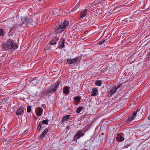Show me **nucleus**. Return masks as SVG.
<instances>
[{
	"instance_id": "412c9836",
	"label": "nucleus",
	"mask_w": 150,
	"mask_h": 150,
	"mask_svg": "<svg viewBox=\"0 0 150 150\" xmlns=\"http://www.w3.org/2000/svg\"><path fill=\"white\" fill-rule=\"evenodd\" d=\"M82 110V108L81 107H80L79 108H78L76 111V112L77 113H80L81 111Z\"/></svg>"
},
{
	"instance_id": "b1692460",
	"label": "nucleus",
	"mask_w": 150,
	"mask_h": 150,
	"mask_svg": "<svg viewBox=\"0 0 150 150\" xmlns=\"http://www.w3.org/2000/svg\"><path fill=\"white\" fill-rule=\"evenodd\" d=\"M79 6V5L78 4H77L76 5V6L75 8H72L71 9V11L72 12H73L75 11L76 10V8L78 7Z\"/></svg>"
},
{
	"instance_id": "393cba45",
	"label": "nucleus",
	"mask_w": 150,
	"mask_h": 150,
	"mask_svg": "<svg viewBox=\"0 0 150 150\" xmlns=\"http://www.w3.org/2000/svg\"><path fill=\"white\" fill-rule=\"evenodd\" d=\"M75 100L77 102H79L80 101V98L77 96L74 98Z\"/></svg>"
},
{
	"instance_id": "7ed1b4c3",
	"label": "nucleus",
	"mask_w": 150,
	"mask_h": 150,
	"mask_svg": "<svg viewBox=\"0 0 150 150\" xmlns=\"http://www.w3.org/2000/svg\"><path fill=\"white\" fill-rule=\"evenodd\" d=\"M59 83L60 82L59 81H57L53 85H52L48 89L47 92V93H50L52 92L56 91L58 88Z\"/></svg>"
},
{
	"instance_id": "20e7f679",
	"label": "nucleus",
	"mask_w": 150,
	"mask_h": 150,
	"mask_svg": "<svg viewBox=\"0 0 150 150\" xmlns=\"http://www.w3.org/2000/svg\"><path fill=\"white\" fill-rule=\"evenodd\" d=\"M84 135V133H82V132L81 130L78 131L74 137V141L76 142L77 139Z\"/></svg>"
},
{
	"instance_id": "5701e85b",
	"label": "nucleus",
	"mask_w": 150,
	"mask_h": 150,
	"mask_svg": "<svg viewBox=\"0 0 150 150\" xmlns=\"http://www.w3.org/2000/svg\"><path fill=\"white\" fill-rule=\"evenodd\" d=\"M46 133L44 131H43L42 132V134L40 136V138L42 139L45 136V135Z\"/></svg>"
},
{
	"instance_id": "9b49d317",
	"label": "nucleus",
	"mask_w": 150,
	"mask_h": 150,
	"mask_svg": "<svg viewBox=\"0 0 150 150\" xmlns=\"http://www.w3.org/2000/svg\"><path fill=\"white\" fill-rule=\"evenodd\" d=\"M117 140L118 142H122L124 140V138L120 134H117V136L116 137Z\"/></svg>"
},
{
	"instance_id": "c756f323",
	"label": "nucleus",
	"mask_w": 150,
	"mask_h": 150,
	"mask_svg": "<svg viewBox=\"0 0 150 150\" xmlns=\"http://www.w3.org/2000/svg\"><path fill=\"white\" fill-rule=\"evenodd\" d=\"M43 131L44 132H45L46 133H47L48 132V129H47L46 128L45 129V130Z\"/></svg>"
},
{
	"instance_id": "7c9ffc66",
	"label": "nucleus",
	"mask_w": 150,
	"mask_h": 150,
	"mask_svg": "<svg viewBox=\"0 0 150 150\" xmlns=\"http://www.w3.org/2000/svg\"><path fill=\"white\" fill-rule=\"evenodd\" d=\"M98 43H99V45H101L103 43L102 42V41H99L98 42Z\"/></svg>"
},
{
	"instance_id": "f3484780",
	"label": "nucleus",
	"mask_w": 150,
	"mask_h": 150,
	"mask_svg": "<svg viewBox=\"0 0 150 150\" xmlns=\"http://www.w3.org/2000/svg\"><path fill=\"white\" fill-rule=\"evenodd\" d=\"M57 43V42L56 41H55L54 40H52L49 43L50 45H54L56 44Z\"/></svg>"
},
{
	"instance_id": "9d476101",
	"label": "nucleus",
	"mask_w": 150,
	"mask_h": 150,
	"mask_svg": "<svg viewBox=\"0 0 150 150\" xmlns=\"http://www.w3.org/2000/svg\"><path fill=\"white\" fill-rule=\"evenodd\" d=\"M43 109L41 108H39L36 109L35 112L37 116H41L42 115V113L43 112Z\"/></svg>"
},
{
	"instance_id": "c85d7f7f",
	"label": "nucleus",
	"mask_w": 150,
	"mask_h": 150,
	"mask_svg": "<svg viewBox=\"0 0 150 150\" xmlns=\"http://www.w3.org/2000/svg\"><path fill=\"white\" fill-rule=\"evenodd\" d=\"M59 39V38L58 37H55L53 40H54L55 41L57 42V41Z\"/></svg>"
},
{
	"instance_id": "ddd939ff",
	"label": "nucleus",
	"mask_w": 150,
	"mask_h": 150,
	"mask_svg": "<svg viewBox=\"0 0 150 150\" xmlns=\"http://www.w3.org/2000/svg\"><path fill=\"white\" fill-rule=\"evenodd\" d=\"M98 91L96 88H94L92 89V94L91 95V96H95L96 95Z\"/></svg>"
},
{
	"instance_id": "473e14b6",
	"label": "nucleus",
	"mask_w": 150,
	"mask_h": 150,
	"mask_svg": "<svg viewBox=\"0 0 150 150\" xmlns=\"http://www.w3.org/2000/svg\"><path fill=\"white\" fill-rule=\"evenodd\" d=\"M102 42L103 43H104L105 41V40H102Z\"/></svg>"
},
{
	"instance_id": "f8f14e48",
	"label": "nucleus",
	"mask_w": 150,
	"mask_h": 150,
	"mask_svg": "<svg viewBox=\"0 0 150 150\" xmlns=\"http://www.w3.org/2000/svg\"><path fill=\"white\" fill-rule=\"evenodd\" d=\"M72 59L73 64L74 63L78 64L80 62L81 60L78 57Z\"/></svg>"
},
{
	"instance_id": "cd10ccee",
	"label": "nucleus",
	"mask_w": 150,
	"mask_h": 150,
	"mask_svg": "<svg viewBox=\"0 0 150 150\" xmlns=\"http://www.w3.org/2000/svg\"><path fill=\"white\" fill-rule=\"evenodd\" d=\"M106 69L105 68H102V69H101L100 70V72H101V73H103L105 72V71H106Z\"/></svg>"
},
{
	"instance_id": "dca6fc26",
	"label": "nucleus",
	"mask_w": 150,
	"mask_h": 150,
	"mask_svg": "<svg viewBox=\"0 0 150 150\" xmlns=\"http://www.w3.org/2000/svg\"><path fill=\"white\" fill-rule=\"evenodd\" d=\"M117 90V88L116 87H113L112 88V89L110 91V92L112 94H113Z\"/></svg>"
},
{
	"instance_id": "39448f33",
	"label": "nucleus",
	"mask_w": 150,
	"mask_h": 150,
	"mask_svg": "<svg viewBox=\"0 0 150 150\" xmlns=\"http://www.w3.org/2000/svg\"><path fill=\"white\" fill-rule=\"evenodd\" d=\"M33 22V21L31 18H27L24 19L23 22V24H25L26 25H32Z\"/></svg>"
},
{
	"instance_id": "4be33fe9",
	"label": "nucleus",
	"mask_w": 150,
	"mask_h": 150,
	"mask_svg": "<svg viewBox=\"0 0 150 150\" xmlns=\"http://www.w3.org/2000/svg\"><path fill=\"white\" fill-rule=\"evenodd\" d=\"M42 123L41 122L39 123V125L37 128V129L38 130H39L42 127Z\"/></svg>"
},
{
	"instance_id": "6e6552de",
	"label": "nucleus",
	"mask_w": 150,
	"mask_h": 150,
	"mask_svg": "<svg viewBox=\"0 0 150 150\" xmlns=\"http://www.w3.org/2000/svg\"><path fill=\"white\" fill-rule=\"evenodd\" d=\"M88 10L87 9H86L82 11L81 12V14L80 15V18L81 19L83 18V17H85L86 16V13H87Z\"/></svg>"
},
{
	"instance_id": "f257e3e1",
	"label": "nucleus",
	"mask_w": 150,
	"mask_h": 150,
	"mask_svg": "<svg viewBox=\"0 0 150 150\" xmlns=\"http://www.w3.org/2000/svg\"><path fill=\"white\" fill-rule=\"evenodd\" d=\"M18 46L13 41L11 40H8L6 43L3 44L2 47L4 50L8 49H15L17 48Z\"/></svg>"
},
{
	"instance_id": "f704fd0d",
	"label": "nucleus",
	"mask_w": 150,
	"mask_h": 150,
	"mask_svg": "<svg viewBox=\"0 0 150 150\" xmlns=\"http://www.w3.org/2000/svg\"><path fill=\"white\" fill-rule=\"evenodd\" d=\"M84 150H88L87 149H84Z\"/></svg>"
},
{
	"instance_id": "72a5a7b5",
	"label": "nucleus",
	"mask_w": 150,
	"mask_h": 150,
	"mask_svg": "<svg viewBox=\"0 0 150 150\" xmlns=\"http://www.w3.org/2000/svg\"><path fill=\"white\" fill-rule=\"evenodd\" d=\"M148 119L149 120H150V116H149V117H148Z\"/></svg>"
},
{
	"instance_id": "2eb2a0df",
	"label": "nucleus",
	"mask_w": 150,
	"mask_h": 150,
	"mask_svg": "<svg viewBox=\"0 0 150 150\" xmlns=\"http://www.w3.org/2000/svg\"><path fill=\"white\" fill-rule=\"evenodd\" d=\"M63 91L65 94H67L69 93V88L67 87H65L64 88Z\"/></svg>"
},
{
	"instance_id": "2f4dec72",
	"label": "nucleus",
	"mask_w": 150,
	"mask_h": 150,
	"mask_svg": "<svg viewBox=\"0 0 150 150\" xmlns=\"http://www.w3.org/2000/svg\"><path fill=\"white\" fill-rule=\"evenodd\" d=\"M121 85H119L117 86V87H116L117 88H117H120V87H121Z\"/></svg>"
},
{
	"instance_id": "f03ea898",
	"label": "nucleus",
	"mask_w": 150,
	"mask_h": 150,
	"mask_svg": "<svg viewBox=\"0 0 150 150\" xmlns=\"http://www.w3.org/2000/svg\"><path fill=\"white\" fill-rule=\"evenodd\" d=\"M69 24L67 20H64L62 24L56 26L55 28V30L57 33H60L64 30V29Z\"/></svg>"
},
{
	"instance_id": "4468645a",
	"label": "nucleus",
	"mask_w": 150,
	"mask_h": 150,
	"mask_svg": "<svg viewBox=\"0 0 150 150\" xmlns=\"http://www.w3.org/2000/svg\"><path fill=\"white\" fill-rule=\"evenodd\" d=\"M70 117V115H66L64 116L62 119V121H68Z\"/></svg>"
},
{
	"instance_id": "aec40b11",
	"label": "nucleus",
	"mask_w": 150,
	"mask_h": 150,
	"mask_svg": "<svg viewBox=\"0 0 150 150\" xmlns=\"http://www.w3.org/2000/svg\"><path fill=\"white\" fill-rule=\"evenodd\" d=\"M95 84L98 86H100L101 84V82L100 80H98L95 82Z\"/></svg>"
},
{
	"instance_id": "a211bd4d",
	"label": "nucleus",
	"mask_w": 150,
	"mask_h": 150,
	"mask_svg": "<svg viewBox=\"0 0 150 150\" xmlns=\"http://www.w3.org/2000/svg\"><path fill=\"white\" fill-rule=\"evenodd\" d=\"M4 30L1 28L0 29V36H3L4 35Z\"/></svg>"
},
{
	"instance_id": "1a4fd4ad",
	"label": "nucleus",
	"mask_w": 150,
	"mask_h": 150,
	"mask_svg": "<svg viewBox=\"0 0 150 150\" xmlns=\"http://www.w3.org/2000/svg\"><path fill=\"white\" fill-rule=\"evenodd\" d=\"M24 109L23 107L20 106L17 110L16 114L17 115H19L21 114L23 112Z\"/></svg>"
},
{
	"instance_id": "a878e982",
	"label": "nucleus",
	"mask_w": 150,
	"mask_h": 150,
	"mask_svg": "<svg viewBox=\"0 0 150 150\" xmlns=\"http://www.w3.org/2000/svg\"><path fill=\"white\" fill-rule=\"evenodd\" d=\"M48 122V120H43L42 121V122H41V123H42V124H47Z\"/></svg>"
},
{
	"instance_id": "0eeeda50",
	"label": "nucleus",
	"mask_w": 150,
	"mask_h": 150,
	"mask_svg": "<svg viewBox=\"0 0 150 150\" xmlns=\"http://www.w3.org/2000/svg\"><path fill=\"white\" fill-rule=\"evenodd\" d=\"M65 42V39L63 38H61L60 40L59 44L58 47L59 48L61 49L65 47L64 42Z\"/></svg>"
},
{
	"instance_id": "bb28decb",
	"label": "nucleus",
	"mask_w": 150,
	"mask_h": 150,
	"mask_svg": "<svg viewBox=\"0 0 150 150\" xmlns=\"http://www.w3.org/2000/svg\"><path fill=\"white\" fill-rule=\"evenodd\" d=\"M31 108L30 106H28L27 107V112H30L31 111Z\"/></svg>"
},
{
	"instance_id": "6ab92c4d",
	"label": "nucleus",
	"mask_w": 150,
	"mask_h": 150,
	"mask_svg": "<svg viewBox=\"0 0 150 150\" xmlns=\"http://www.w3.org/2000/svg\"><path fill=\"white\" fill-rule=\"evenodd\" d=\"M67 64H73L72 62V59L71 58H68L67 59Z\"/></svg>"
},
{
	"instance_id": "423d86ee",
	"label": "nucleus",
	"mask_w": 150,
	"mask_h": 150,
	"mask_svg": "<svg viewBox=\"0 0 150 150\" xmlns=\"http://www.w3.org/2000/svg\"><path fill=\"white\" fill-rule=\"evenodd\" d=\"M139 111V109H137L136 111H134L131 115L129 117L128 120L129 122L132 121L134 119L135 116L136 115L137 112Z\"/></svg>"
}]
</instances>
